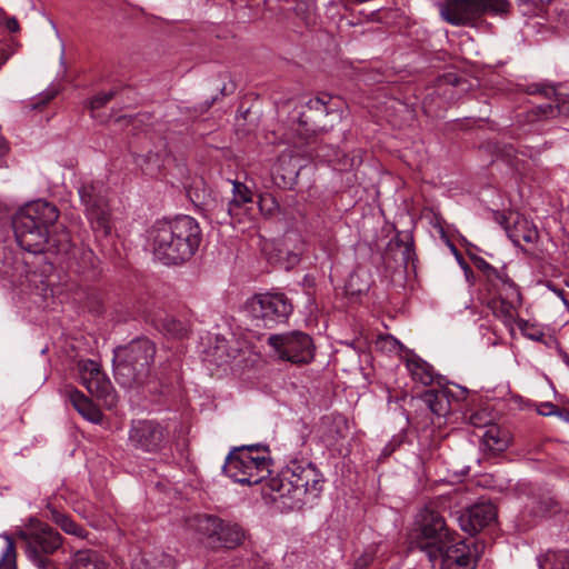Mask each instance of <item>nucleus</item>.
I'll return each mask as SVG.
<instances>
[{"instance_id": "nucleus-52", "label": "nucleus", "mask_w": 569, "mask_h": 569, "mask_svg": "<svg viewBox=\"0 0 569 569\" xmlns=\"http://www.w3.org/2000/svg\"><path fill=\"white\" fill-rule=\"evenodd\" d=\"M7 19V14H6V11L0 8V23Z\"/></svg>"}, {"instance_id": "nucleus-53", "label": "nucleus", "mask_w": 569, "mask_h": 569, "mask_svg": "<svg viewBox=\"0 0 569 569\" xmlns=\"http://www.w3.org/2000/svg\"><path fill=\"white\" fill-rule=\"evenodd\" d=\"M114 94H116V93L109 89V93H108L109 100H111V99L113 98V96H114Z\"/></svg>"}, {"instance_id": "nucleus-40", "label": "nucleus", "mask_w": 569, "mask_h": 569, "mask_svg": "<svg viewBox=\"0 0 569 569\" xmlns=\"http://www.w3.org/2000/svg\"><path fill=\"white\" fill-rule=\"evenodd\" d=\"M469 421L477 428L486 427L491 423L492 417L486 411H475L470 415Z\"/></svg>"}, {"instance_id": "nucleus-24", "label": "nucleus", "mask_w": 569, "mask_h": 569, "mask_svg": "<svg viewBox=\"0 0 569 569\" xmlns=\"http://www.w3.org/2000/svg\"><path fill=\"white\" fill-rule=\"evenodd\" d=\"M511 218L512 214H510V217L502 216V221L500 223L505 227L509 239L516 246H521V242L535 243L538 240L539 232L531 221L527 220L526 218H521L519 214H516L513 226L510 227L509 220Z\"/></svg>"}, {"instance_id": "nucleus-41", "label": "nucleus", "mask_w": 569, "mask_h": 569, "mask_svg": "<svg viewBox=\"0 0 569 569\" xmlns=\"http://www.w3.org/2000/svg\"><path fill=\"white\" fill-rule=\"evenodd\" d=\"M331 97L329 94H321L316 98L309 99L307 107L309 110L323 111L328 113L327 104Z\"/></svg>"}, {"instance_id": "nucleus-43", "label": "nucleus", "mask_w": 569, "mask_h": 569, "mask_svg": "<svg viewBox=\"0 0 569 569\" xmlns=\"http://www.w3.org/2000/svg\"><path fill=\"white\" fill-rule=\"evenodd\" d=\"M127 547H119L113 553H109V560L111 559L114 563V567H119V569H128V561L124 559L123 553L126 552ZM111 563L109 562V567Z\"/></svg>"}, {"instance_id": "nucleus-1", "label": "nucleus", "mask_w": 569, "mask_h": 569, "mask_svg": "<svg viewBox=\"0 0 569 569\" xmlns=\"http://www.w3.org/2000/svg\"><path fill=\"white\" fill-rule=\"evenodd\" d=\"M58 208L46 200H36L12 218V229L19 247L33 254L67 252L71 247L69 231L61 226L57 230Z\"/></svg>"}, {"instance_id": "nucleus-49", "label": "nucleus", "mask_w": 569, "mask_h": 569, "mask_svg": "<svg viewBox=\"0 0 569 569\" xmlns=\"http://www.w3.org/2000/svg\"><path fill=\"white\" fill-rule=\"evenodd\" d=\"M555 416L559 417L563 421H569V409L567 408H557Z\"/></svg>"}, {"instance_id": "nucleus-13", "label": "nucleus", "mask_w": 569, "mask_h": 569, "mask_svg": "<svg viewBox=\"0 0 569 569\" xmlns=\"http://www.w3.org/2000/svg\"><path fill=\"white\" fill-rule=\"evenodd\" d=\"M525 88L528 94H539L547 100V102L537 104L527 111V122L532 123L560 116L569 117V96L557 93L553 86L545 83H530Z\"/></svg>"}, {"instance_id": "nucleus-11", "label": "nucleus", "mask_w": 569, "mask_h": 569, "mask_svg": "<svg viewBox=\"0 0 569 569\" xmlns=\"http://www.w3.org/2000/svg\"><path fill=\"white\" fill-rule=\"evenodd\" d=\"M508 0H447L441 10L443 19L453 26H470L485 13H508Z\"/></svg>"}, {"instance_id": "nucleus-15", "label": "nucleus", "mask_w": 569, "mask_h": 569, "mask_svg": "<svg viewBox=\"0 0 569 569\" xmlns=\"http://www.w3.org/2000/svg\"><path fill=\"white\" fill-rule=\"evenodd\" d=\"M87 216L93 226H97L102 236H107V199L101 182L84 183L79 189Z\"/></svg>"}, {"instance_id": "nucleus-32", "label": "nucleus", "mask_w": 569, "mask_h": 569, "mask_svg": "<svg viewBox=\"0 0 569 569\" xmlns=\"http://www.w3.org/2000/svg\"><path fill=\"white\" fill-rule=\"evenodd\" d=\"M309 157L325 159L329 162L338 160L342 164L341 170L352 169L360 163V159L356 156L349 157L348 154H343L342 158H340L337 151L331 156L329 153H325L322 147H318L317 149L309 151Z\"/></svg>"}, {"instance_id": "nucleus-51", "label": "nucleus", "mask_w": 569, "mask_h": 569, "mask_svg": "<svg viewBox=\"0 0 569 569\" xmlns=\"http://www.w3.org/2000/svg\"><path fill=\"white\" fill-rule=\"evenodd\" d=\"M112 391H114V390L109 387V392H108V396H109V411L111 410V402L113 400Z\"/></svg>"}, {"instance_id": "nucleus-9", "label": "nucleus", "mask_w": 569, "mask_h": 569, "mask_svg": "<svg viewBox=\"0 0 569 569\" xmlns=\"http://www.w3.org/2000/svg\"><path fill=\"white\" fill-rule=\"evenodd\" d=\"M24 543L27 559L37 569H57L53 555L62 548L63 537L51 526L37 518H30L24 529L16 532Z\"/></svg>"}, {"instance_id": "nucleus-26", "label": "nucleus", "mask_w": 569, "mask_h": 569, "mask_svg": "<svg viewBox=\"0 0 569 569\" xmlns=\"http://www.w3.org/2000/svg\"><path fill=\"white\" fill-rule=\"evenodd\" d=\"M167 161H169V156L164 149H160L156 152L149 151L146 154H137L134 157V162L141 168L143 174L151 178L161 176Z\"/></svg>"}, {"instance_id": "nucleus-35", "label": "nucleus", "mask_w": 569, "mask_h": 569, "mask_svg": "<svg viewBox=\"0 0 569 569\" xmlns=\"http://www.w3.org/2000/svg\"><path fill=\"white\" fill-rule=\"evenodd\" d=\"M472 261H473L475 267L485 274L486 280H487V287L491 282H493L503 270V269L499 270V269L495 268L493 266H491L489 262H487L481 257H475L472 259Z\"/></svg>"}, {"instance_id": "nucleus-3", "label": "nucleus", "mask_w": 569, "mask_h": 569, "mask_svg": "<svg viewBox=\"0 0 569 569\" xmlns=\"http://www.w3.org/2000/svg\"><path fill=\"white\" fill-rule=\"evenodd\" d=\"M149 238L156 259L169 266L189 260L200 246L202 232L196 219L179 216L156 221Z\"/></svg>"}, {"instance_id": "nucleus-27", "label": "nucleus", "mask_w": 569, "mask_h": 569, "mask_svg": "<svg viewBox=\"0 0 569 569\" xmlns=\"http://www.w3.org/2000/svg\"><path fill=\"white\" fill-rule=\"evenodd\" d=\"M493 299L521 303L518 286L502 271L499 277L487 287Z\"/></svg>"}, {"instance_id": "nucleus-45", "label": "nucleus", "mask_w": 569, "mask_h": 569, "mask_svg": "<svg viewBox=\"0 0 569 569\" xmlns=\"http://www.w3.org/2000/svg\"><path fill=\"white\" fill-rule=\"evenodd\" d=\"M557 408L552 402H541L538 407V413L546 417L555 416Z\"/></svg>"}, {"instance_id": "nucleus-47", "label": "nucleus", "mask_w": 569, "mask_h": 569, "mask_svg": "<svg viewBox=\"0 0 569 569\" xmlns=\"http://www.w3.org/2000/svg\"><path fill=\"white\" fill-rule=\"evenodd\" d=\"M6 22V28L10 31V32H17L19 31L20 29V26H19V22L18 20L14 18V17H9L4 20Z\"/></svg>"}, {"instance_id": "nucleus-36", "label": "nucleus", "mask_w": 569, "mask_h": 569, "mask_svg": "<svg viewBox=\"0 0 569 569\" xmlns=\"http://www.w3.org/2000/svg\"><path fill=\"white\" fill-rule=\"evenodd\" d=\"M559 511L558 502L549 496H541L537 500L536 515L545 517Z\"/></svg>"}, {"instance_id": "nucleus-46", "label": "nucleus", "mask_w": 569, "mask_h": 569, "mask_svg": "<svg viewBox=\"0 0 569 569\" xmlns=\"http://www.w3.org/2000/svg\"><path fill=\"white\" fill-rule=\"evenodd\" d=\"M13 53V50H9V46L2 41H0V69L2 66L9 60L10 56Z\"/></svg>"}, {"instance_id": "nucleus-58", "label": "nucleus", "mask_w": 569, "mask_h": 569, "mask_svg": "<svg viewBox=\"0 0 569 569\" xmlns=\"http://www.w3.org/2000/svg\"><path fill=\"white\" fill-rule=\"evenodd\" d=\"M300 122L303 123V124H307V121L300 119Z\"/></svg>"}, {"instance_id": "nucleus-10", "label": "nucleus", "mask_w": 569, "mask_h": 569, "mask_svg": "<svg viewBox=\"0 0 569 569\" xmlns=\"http://www.w3.org/2000/svg\"><path fill=\"white\" fill-rule=\"evenodd\" d=\"M247 317L256 328L272 329L286 323L293 311L291 301L284 293H260L247 300Z\"/></svg>"}, {"instance_id": "nucleus-37", "label": "nucleus", "mask_w": 569, "mask_h": 569, "mask_svg": "<svg viewBox=\"0 0 569 569\" xmlns=\"http://www.w3.org/2000/svg\"><path fill=\"white\" fill-rule=\"evenodd\" d=\"M57 94L56 90L42 92L32 101L24 104V109L28 110H42Z\"/></svg>"}, {"instance_id": "nucleus-56", "label": "nucleus", "mask_w": 569, "mask_h": 569, "mask_svg": "<svg viewBox=\"0 0 569 569\" xmlns=\"http://www.w3.org/2000/svg\"><path fill=\"white\" fill-rule=\"evenodd\" d=\"M452 249H453V252L456 253V256H458V257H459V256H460V253H459L458 249H456L455 247H452Z\"/></svg>"}, {"instance_id": "nucleus-54", "label": "nucleus", "mask_w": 569, "mask_h": 569, "mask_svg": "<svg viewBox=\"0 0 569 569\" xmlns=\"http://www.w3.org/2000/svg\"><path fill=\"white\" fill-rule=\"evenodd\" d=\"M491 432H492V430L487 431V432H486V437H487V438H490V439H493V437L491 436Z\"/></svg>"}, {"instance_id": "nucleus-16", "label": "nucleus", "mask_w": 569, "mask_h": 569, "mask_svg": "<svg viewBox=\"0 0 569 569\" xmlns=\"http://www.w3.org/2000/svg\"><path fill=\"white\" fill-rule=\"evenodd\" d=\"M166 438V429L159 422L152 420L134 421L129 435L132 446L147 452L160 450Z\"/></svg>"}, {"instance_id": "nucleus-39", "label": "nucleus", "mask_w": 569, "mask_h": 569, "mask_svg": "<svg viewBox=\"0 0 569 569\" xmlns=\"http://www.w3.org/2000/svg\"><path fill=\"white\" fill-rule=\"evenodd\" d=\"M375 556L376 548L373 546H369L356 560L353 569H367L372 563Z\"/></svg>"}, {"instance_id": "nucleus-17", "label": "nucleus", "mask_w": 569, "mask_h": 569, "mask_svg": "<svg viewBox=\"0 0 569 569\" xmlns=\"http://www.w3.org/2000/svg\"><path fill=\"white\" fill-rule=\"evenodd\" d=\"M253 193L242 182H232V198L227 202L221 200V211L217 214L218 223H230L233 218L248 213L253 206Z\"/></svg>"}, {"instance_id": "nucleus-33", "label": "nucleus", "mask_w": 569, "mask_h": 569, "mask_svg": "<svg viewBox=\"0 0 569 569\" xmlns=\"http://www.w3.org/2000/svg\"><path fill=\"white\" fill-rule=\"evenodd\" d=\"M106 106H107V93L100 92L99 94L89 99L87 108L90 111V116L99 123L106 121Z\"/></svg>"}, {"instance_id": "nucleus-23", "label": "nucleus", "mask_w": 569, "mask_h": 569, "mask_svg": "<svg viewBox=\"0 0 569 569\" xmlns=\"http://www.w3.org/2000/svg\"><path fill=\"white\" fill-rule=\"evenodd\" d=\"M191 202L203 211L210 219L217 221V214L221 211V200L206 187L202 180L194 182L188 190Z\"/></svg>"}, {"instance_id": "nucleus-8", "label": "nucleus", "mask_w": 569, "mask_h": 569, "mask_svg": "<svg viewBox=\"0 0 569 569\" xmlns=\"http://www.w3.org/2000/svg\"><path fill=\"white\" fill-rule=\"evenodd\" d=\"M269 449L263 445L234 447L228 453L222 471L234 482L253 486L271 475Z\"/></svg>"}, {"instance_id": "nucleus-7", "label": "nucleus", "mask_w": 569, "mask_h": 569, "mask_svg": "<svg viewBox=\"0 0 569 569\" xmlns=\"http://www.w3.org/2000/svg\"><path fill=\"white\" fill-rule=\"evenodd\" d=\"M156 355V346L148 338H138L124 347L113 350V376L124 387L143 385L150 373V366Z\"/></svg>"}, {"instance_id": "nucleus-57", "label": "nucleus", "mask_w": 569, "mask_h": 569, "mask_svg": "<svg viewBox=\"0 0 569 569\" xmlns=\"http://www.w3.org/2000/svg\"><path fill=\"white\" fill-rule=\"evenodd\" d=\"M531 339L533 340H539L540 338L539 337H530Z\"/></svg>"}, {"instance_id": "nucleus-30", "label": "nucleus", "mask_w": 569, "mask_h": 569, "mask_svg": "<svg viewBox=\"0 0 569 569\" xmlns=\"http://www.w3.org/2000/svg\"><path fill=\"white\" fill-rule=\"evenodd\" d=\"M72 569H107V563L97 551L81 550L76 553Z\"/></svg>"}, {"instance_id": "nucleus-31", "label": "nucleus", "mask_w": 569, "mask_h": 569, "mask_svg": "<svg viewBox=\"0 0 569 569\" xmlns=\"http://www.w3.org/2000/svg\"><path fill=\"white\" fill-rule=\"evenodd\" d=\"M520 302L505 301L491 298L489 306L493 313L501 318L506 325H511L517 315V308Z\"/></svg>"}, {"instance_id": "nucleus-12", "label": "nucleus", "mask_w": 569, "mask_h": 569, "mask_svg": "<svg viewBox=\"0 0 569 569\" xmlns=\"http://www.w3.org/2000/svg\"><path fill=\"white\" fill-rule=\"evenodd\" d=\"M267 343L281 360L296 365L310 363L315 358L316 347L312 338L302 331L270 335Z\"/></svg>"}, {"instance_id": "nucleus-2", "label": "nucleus", "mask_w": 569, "mask_h": 569, "mask_svg": "<svg viewBox=\"0 0 569 569\" xmlns=\"http://www.w3.org/2000/svg\"><path fill=\"white\" fill-rule=\"evenodd\" d=\"M417 547L423 551L433 567L440 569H473L476 557L469 547L451 532L443 517L429 508L420 513Z\"/></svg>"}, {"instance_id": "nucleus-22", "label": "nucleus", "mask_w": 569, "mask_h": 569, "mask_svg": "<svg viewBox=\"0 0 569 569\" xmlns=\"http://www.w3.org/2000/svg\"><path fill=\"white\" fill-rule=\"evenodd\" d=\"M497 518V509L491 502H480L470 507L459 517L463 531L476 535Z\"/></svg>"}, {"instance_id": "nucleus-21", "label": "nucleus", "mask_w": 569, "mask_h": 569, "mask_svg": "<svg viewBox=\"0 0 569 569\" xmlns=\"http://www.w3.org/2000/svg\"><path fill=\"white\" fill-rule=\"evenodd\" d=\"M78 373L81 385L97 399H107L106 375L99 363L91 359L78 362Z\"/></svg>"}, {"instance_id": "nucleus-38", "label": "nucleus", "mask_w": 569, "mask_h": 569, "mask_svg": "<svg viewBox=\"0 0 569 569\" xmlns=\"http://www.w3.org/2000/svg\"><path fill=\"white\" fill-rule=\"evenodd\" d=\"M257 203L260 212L264 214H273L279 207L276 199L270 194H260Z\"/></svg>"}, {"instance_id": "nucleus-34", "label": "nucleus", "mask_w": 569, "mask_h": 569, "mask_svg": "<svg viewBox=\"0 0 569 569\" xmlns=\"http://www.w3.org/2000/svg\"><path fill=\"white\" fill-rule=\"evenodd\" d=\"M7 545L0 558V569H17V551L12 538L3 533Z\"/></svg>"}, {"instance_id": "nucleus-48", "label": "nucleus", "mask_w": 569, "mask_h": 569, "mask_svg": "<svg viewBox=\"0 0 569 569\" xmlns=\"http://www.w3.org/2000/svg\"><path fill=\"white\" fill-rule=\"evenodd\" d=\"M212 103H213V101H210V102H206L204 104H201L199 108H194L191 118L197 119L198 117H200L202 113H204L206 111H208L211 108Z\"/></svg>"}, {"instance_id": "nucleus-25", "label": "nucleus", "mask_w": 569, "mask_h": 569, "mask_svg": "<svg viewBox=\"0 0 569 569\" xmlns=\"http://www.w3.org/2000/svg\"><path fill=\"white\" fill-rule=\"evenodd\" d=\"M68 399L72 407L87 420L99 423L103 419L101 410L92 402L91 399L86 397L81 391L76 388L68 389Z\"/></svg>"}, {"instance_id": "nucleus-5", "label": "nucleus", "mask_w": 569, "mask_h": 569, "mask_svg": "<svg viewBox=\"0 0 569 569\" xmlns=\"http://www.w3.org/2000/svg\"><path fill=\"white\" fill-rule=\"evenodd\" d=\"M117 321L141 318L168 338L184 339L189 333V325L166 312L162 302L150 296L133 297L126 295L114 302Z\"/></svg>"}, {"instance_id": "nucleus-6", "label": "nucleus", "mask_w": 569, "mask_h": 569, "mask_svg": "<svg viewBox=\"0 0 569 569\" xmlns=\"http://www.w3.org/2000/svg\"><path fill=\"white\" fill-rule=\"evenodd\" d=\"M406 366L413 381L420 382L423 386H431L433 382H437L439 386V388L426 390L420 396L421 400L438 420L446 419L455 410V405L460 406V402L467 399L468 390L466 388L455 386V389H451L443 386V377L437 375L433 367L420 357L413 355L407 360ZM438 425L441 426V421H438Z\"/></svg>"}, {"instance_id": "nucleus-28", "label": "nucleus", "mask_w": 569, "mask_h": 569, "mask_svg": "<svg viewBox=\"0 0 569 569\" xmlns=\"http://www.w3.org/2000/svg\"><path fill=\"white\" fill-rule=\"evenodd\" d=\"M46 517L53 523H56L67 535H71L78 538H86V529L77 523L68 513H64L57 509L52 505H48L46 508Z\"/></svg>"}, {"instance_id": "nucleus-14", "label": "nucleus", "mask_w": 569, "mask_h": 569, "mask_svg": "<svg viewBox=\"0 0 569 569\" xmlns=\"http://www.w3.org/2000/svg\"><path fill=\"white\" fill-rule=\"evenodd\" d=\"M190 526L229 549L240 546L246 539V532L240 525L213 515H197L192 518Z\"/></svg>"}, {"instance_id": "nucleus-42", "label": "nucleus", "mask_w": 569, "mask_h": 569, "mask_svg": "<svg viewBox=\"0 0 569 569\" xmlns=\"http://www.w3.org/2000/svg\"><path fill=\"white\" fill-rule=\"evenodd\" d=\"M248 569H269L268 561L258 552H251L246 563Z\"/></svg>"}, {"instance_id": "nucleus-19", "label": "nucleus", "mask_w": 569, "mask_h": 569, "mask_svg": "<svg viewBox=\"0 0 569 569\" xmlns=\"http://www.w3.org/2000/svg\"><path fill=\"white\" fill-rule=\"evenodd\" d=\"M302 168V159L298 154L282 152L270 172L272 183L280 189H292Z\"/></svg>"}, {"instance_id": "nucleus-55", "label": "nucleus", "mask_w": 569, "mask_h": 569, "mask_svg": "<svg viewBox=\"0 0 569 569\" xmlns=\"http://www.w3.org/2000/svg\"><path fill=\"white\" fill-rule=\"evenodd\" d=\"M522 325H525V321H523V319H520V321H519V328H520V329H523V328H522Z\"/></svg>"}, {"instance_id": "nucleus-50", "label": "nucleus", "mask_w": 569, "mask_h": 569, "mask_svg": "<svg viewBox=\"0 0 569 569\" xmlns=\"http://www.w3.org/2000/svg\"><path fill=\"white\" fill-rule=\"evenodd\" d=\"M395 449H396V447L392 443H389L388 446L385 447V449L382 451V456L383 457L390 456L395 451Z\"/></svg>"}, {"instance_id": "nucleus-44", "label": "nucleus", "mask_w": 569, "mask_h": 569, "mask_svg": "<svg viewBox=\"0 0 569 569\" xmlns=\"http://www.w3.org/2000/svg\"><path fill=\"white\" fill-rule=\"evenodd\" d=\"M397 244L402 246V261L405 266H407L411 260H413L415 250H413V243L411 242H405L401 239H397Z\"/></svg>"}, {"instance_id": "nucleus-4", "label": "nucleus", "mask_w": 569, "mask_h": 569, "mask_svg": "<svg viewBox=\"0 0 569 569\" xmlns=\"http://www.w3.org/2000/svg\"><path fill=\"white\" fill-rule=\"evenodd\" d=\"M271 499L286 509H300L317 498L323 487V476L311 462L291 460L281 472L268 480Z\"/></svg>"}, {"instance_id": "nucleus-20", "label": "nucleus", "mask_w": 569, "mask_h": 569, "mask_svg": "<svg viewBox=\"0 0 569 569\" xmlns=\"http://www.w3.org/2000/svg\"><path fill=\"white\" fill-rule=\"evenodd\" d=\"M486 148L495 158L506 161L512 169L518 171L525 169L522 161L518 159V154L533 159L539 153L535 147L520 143L515 147L501 140L489 141Z\"/></svg>"}, {"instance_id": "nucleus-29", "label": "nucleus", "mask_w": 569, "mask_h": 569, "mask_svg": "<svg viewBox=\"0 0 569 569\" xmlns=\"http://www.w3.org/2000/svg\"><path fill=\"white\" fill-rule=\"evenodd\" d=\"M529 569H569V551H548L539 556Z\"/></svg>"}, {"instance_id": "nucleus-18", "label": "nucleus", "mask_w": 569, "mask_h": 569, "mask_svg": "<svg viewBox=\"0 0 569 569\" xmlns=\"http://www.w3.org/2000/svg\"><path fill=\"white\" fill-rule=\"evenodd\" d=\"M128 558L131 569H173L176 566L174 558L159 547L131 548Z\"/></svg>"}]
</instances>
